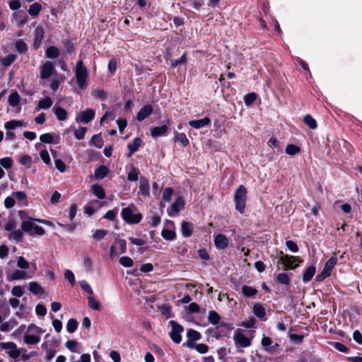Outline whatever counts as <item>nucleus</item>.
Listing matches in <instances>:
<instances>
[{
    "instance_id": "nucleus-59",
    "label": "nucleus",
    "mask_w": 362,
    "mask_h": 362,
    "mask_svg": "<svg viewBox=\"0 0 362 362\" xmlns=\"http://www.w3.org/2000/svg\"><path fill=\"white\" fill-rule=\"evenodd\" d=\"M23 235V232L21 230H16L13 231L10 234L9 238L13 239L16 241H20V240H21Z\"/></svg>"
},
{
    "instance_id": "nucleus-19",
    "label": "nucleus",
    "mask_w": 362,
    "mask_h": 362,
    "mask_svg": "<svg viewBox=\"0 0 362 362\" xmlns=\"http://www.w3.org/2000/svg\"><path fill=\"white\" fill-rule=\"evenodd\" d=\"M316 268L313 265L308 267L303 274V281L307 283L310 281L315 274Z\"/></svg>"
},
{
    "instance_id": "nucleus-24",
    "label": "nucleus",
    "mask_w": 362,
    "mask_h": 362,
    "mask_svg": "<svg viewBox=\"0 0 362 362\" xmlns=\"http://www.w3.org/2000/svg\"><path fill=\"white\" fill-rule=\"evenodd\" d=\"M253 313L259 318L263 319L266 315L265 309L260 303H255L253 306Z\"/></svg>"
},
{
    "instance_id": "nucleus-54",
    "label": "nucleus",
    "mask_w": 362,
    "mask_h": 362,
    "mask_svg": "<svg viewBox=\"0 0 362 362\" xmlns=\"http://www.w3.org/2000/svg\"><path fill=\"white\" fill-rule=\"evenodd\" d=\"M24 291L21 286H15L11 289V294L15 297L23 296Z\"/></svg>"
},
{
    "instance_id": "nucleus-16",
    "label": "nucleus",
    "mask_w": 362,
    "mask_h": 362,
    "mask_svg": "<svg viewBox=\"0 0 362 362\" xmlns=\"http://www.w3.org/2000/svg\"><path fill=\"white\" fill-rule=\"evenodd\" d=\"M142 144V140L139 137H136L132 144H129L127 146L128 149L129 150V153L128 154V157H131L132 154L136 152Z\"/></svg>"
},
{
    "instance_id": "nucleus-18",
    "label": "nucleus",
    "mask_w": 362,
    "mask_h": 362,
    "mask_svg": "<svg viewBox=\"0 0 362 362\" xmlns=\"http://www.w3.org/2000/svg\"><path fill=\"white\" fill-rule=\"evenodd\" d=\"M44 36V30L42 27L38 26L35 30V40H34V47L37 48L40 45Z\"/></svg>"
},
{
    "instance_id": "nucleus-37",
    "label": "nucleus",
    "mask_w": 362,
    "mask_h": 362,
    "mask_svg": "<svg viewBox=\"0 0 362 362\" xmlns=\"http://www.w3.org/2000/svg\"><path fill=\"white\" fill-rule=\"evenodd\" d=\"M78 323L76 319L71 318L69 320L66 328L69 333H74L77 327H78Z\"/></svg>"
},
{
    "instance_id": "nucleus-46",
    "label": "nucleus",
    "mask_w": 362,
    "mask_h": 362,
    "mask_svg": "<svg viewBox=\"0 0 362 362\" xmlns=\"http://www.w3.org/2000/svg\"><path fill=\"white\" fill-rule=\"evenodd\" d=\"M16 325V322L15 320L6 322L4 323H2L0 325V331L4 332H7L11 329L12 327H13L14 325Z\"/></svg>"
},
{
    "instance_id": "nucleus-17",
    "label": "nucleus",
    "mask_w": 362,
    "mask_h": 362,
    "mask_svg": "<svg viewBox=\"0 0 362 362\" xmlns=\"http://www.w3.org/2000/svg\"><path fill=\"white\" fill-rule=\"evenodd\" d=\"M182 234L185 238H189L192 235L194 227L192 223L183 221L181 225Z\"/></svg>"
},
{
    "instance_id": "nucleus-14",
    "label": "nucleus",
    "mask_w": 362,
    "mask_h": 362,
    "mask_svg": "<svg viewBox=\"0 0 362 362\" xmlns=\"http://www.w3.org/2000/svg\"><path fill=\"white\" fill-rule=\"evenodd\" d=\"M30 277V276H27V272L25 271L17 269L14 271L11 275H7L6 278L8 281H11L13 280H21Z\"/></svg>"
},
{
    "instance_id": "nucleus-55",
    "label": "nucleus",
    "mask_w": 362,
    "mask_h": 362,
    "mask_svg": "<svg viewBox=\"0 0 362 362\" xmlns=\"http://www.w3.org/2000/svg\"><path fill=\"white\" fill-rule=\"evenodd\" d=\"M139 171L136 168H133L127 175V179L129 181H136L138 180Z\"/></svg>"
},
{
    "instance_id": "nucleus-44",
    "label": "nucleus",
    "mask_w": 362,
    "mask_h": 362,
    "mask_svg": "<svg viewBox=\"0 0 362 362\" xmlns=\"http://www.w3.org/2000/svg\"><path fill=\"white\" fill-rule=\"evenodd\" d=\"M88 305L90 308L95 310H99L100 309V303L93 296H88Z\"/></svg>"
},
{
    "instance_id": "nucleus-28",
    "label": "nucleus",
    "mask_w": 362,
    "mask_h": 362,
    "mask_svg": "<svg viewBox=\"0 0 362 362\" xmlns=\"http://www.w3.org/2000/svg\"><path fill=\"white\" fill-rule=\"evenodd\" d=\"M187 337H188L187 341H191L192 342H194L195 341L199 340L202 337V335L197 330H194L193 329H189L187 332Z\"/></svg>"
},
{
    "instance_id": "nucleus-22",
    "label": "nucleus",
    "mask_w": 362,
    "mask_h": 362,
    "mask_svg": "<svg viewBox=\"0 0 362 362\" xmlns=\"http://www.w3.org/2000/svg\"><path fill=\"white\" fill-rule=\"evenodd\" d=\"M167 131L168 127L166 125L155 127L151 129V134L153 137H157L164 135Z\"/></svg>"
},
{
    "instance_id": "nucleus-4",
    "label": "nucleus",
    "mask_w": 362,
    "mask_h": 362,
    "mask_svg": "<svg viewBox=\"0 0 362 362\" xmlns=\"http://www.w3.org/2000/svg\"><path fill=\"white\" fill-rule=\"evenodd\" d=\"M169 324L172 329L170 332V339L176 344H180L182 341L181 333L184 331L182 325L177 323L175 320H170Z\"/></svg>"
},
{
    "instance_id": "nucleus-27",
    "label": "nucleus",
    "mask_w": 362,
    "mask_h": 362,
    "mask_svg": "<svg viewBox=\"0 0 362 362\" xmlns=\"http://www.w3.org/2000/svg\"><path fill=\"white\" fill-rule=\"evenodd\" d=\"M93 193L100 199H103L105 197L104 189L100 185L95 184L92 185Z\"/></svg>"
},
{
    "instance_id": "nucleus-40",
    "label": "nucleus",
    "mask_w": 362,
    "mask_h": 362,
    "mask_svg": "<svg viewBox=\"0 0 362 362\" xmlns=\"http://www.w3.org/2000/svg\"><path fill=\"white\" fill-rule=\"evenodd\" d=\"M16 59L13 54H9L1 59V64L4 66H9Z\"/></svg>"
},
{
    "instance_id": "nucleus-9",
    "label": "nucleus",
    "mask_w": 362,
    "mask_h": 362,
    "mask_svg": "<svg viewBox=\"0 0 362 362\" xmlns=\"http://www.w3.org/2000/svg\"><path fill=\"white\" fill-rule=\"evenodd\" d=\"M153 107L151 105H146L142 107L136 115V119L141 122L151 115L153 112Z\"/></svg>"
},
{
    "instance_id": "nucleus-3",
    "label": "nucleus",
    "mask_w": 362,
    "mask_h": 362,
    "mask_svg": "<svg viewBox=\"0 0 362 362\" xmlns=\"http://www.w3.org/2000/svg\"><path fill=\"white\" fill-rule=\"evenodd\" d=\"M247 198V189L243 185H240L234 194V201L235 209L240 214H243L245 209V202Z\"/></svg>"
},
{
    "instance_id": "nucleus-52",
    "label": "nucleus",
    "mask_w": 362,
    "mask_h": 362,
    "mask_svg": "<svg viewBox=\"0 0 362 362\" xmlns=\"http://www.w3.org/2000/svg\"><path fill=\"white\" fill-rule=\"evenodd\" d=\"M277 281L282 284L288 285L290 283V279L286 273H280L277 275Z\"/></svg>"
},
{
    "instance_id": "nucleus-6",
    "label": "nucleus",
    "mask_w": 362,
    "mask_h": 362,
    "mask_svg": "<svg viewBox=\"0 0 362 362\" xmlns=\"http://www.w3.org/2000/svg\"><path fill=\"white\" fill-rule=\"evenodd\" d=\"M185 202L183 199L181 197H177L168 209V216L171 217L177 216L180 209L183 208Z\"/></svg>"
},
{
    "instance_id": "nucleus-58",
    "label": "nucleus",
    "mask_w": 362,
    "mask_h": 362,
    "mask_svg": "<svg viewBox=\"0 0 362 362\" xmlns=\"http://www.w3.org/2000/svg\"><path fill=\"white\" fill-rule=\"evenodd\" d=\"M54 164L56 168L60 172L64 173L66 170V166L63 160L61 159H55Z\"/></svg>"
},
{
    "instance_id": "nucleus-64",
    "label": "nucleus",
    "mask_w": 362,
    "mask_h": 362,
    "mask_svg": "<svg viewBox=\"0 0 362 362\" xmlns=\"http://www.w3.org/2000/svg\"><path fill=\"white\" fill-rule=\"evenodd\" d=\"M64 277L66 279L68 280V281L70 283V284L74 285L75 283V277L74 273L69 270L67 269L64 272Z\"/></svg>"
},
{
    "instance_id": "nucleus-12",
    "label": "nucleus",
    "mask_w": 362,
    "mask_h": 362,
    "mask_svg": "<svg viewBox=\"0 0 362 362\" xmlns=\"http://www.w3.org/2000/svg\"><path fill=\"white\" fill-rule=\"evenodd\" d=\"M150 187L149 182L146 178L141 176L139 178V192L141 194L146 197L150 196Z\"/></svg>"
},
{
    "instance_id": "nucleus-43",
    "label": "nucleus",
    "mask_w": 362,
    "mask_h": 362,
    "mask_svg": "<svg viewBox=\"0 0 362 362\" xmlns=\"http://www.w3.org/2000/svg\"><path fill=\"white\" fill-rule=\"evenodd\" d=\"M300 151V147H298V146H296L294 144H288L287 145V146L286 147V153L290 156H294L296 154H297L298 153H299Z\"/></svg>"
},
{
    "instance_id": "nucleus-30",
    "label": "nucleus",
    "mask_w": 362,
    "mask_h": 362,
    "mask_svg": "<svg viewBox=\"0 0 362 362\" xmlns=\"http://www.w3.org/2000/svg\"><path fill=\"white\" fill-rule=\"evenodd\" d=\"M46 56L50 59H56L59 56V51L57 47L50 46L46 49Z\"/></svg>"
},
{
    "instance_id": "nucleus-34",
    "label": "nucleus",
    "mask_w": 362,
    "mask_h": 362,
    "mask_svg": "<svg viewBox=\"0 0 362 362\" xmlns=\"http://www.w3.org/2000/svg\"><path fill=\"white\" fill-rule=\"evenodd\" d=\"M42 9V6L39 3H34L32 5H30L29 9H28V13L33 16L35 17L38 16L40 11Z\"/></svg>"
},
{
    "instance_id": "nucleus-38",
    "label": "nucleus",
    "mask_w": 362,
    "mask_h": 362,
    "mask_svg": "<svg viewBox=\"0 0 362 362\" xmlns=\"http://www.w3.org/2000/svg\"><path fill=\"white\" fill-rule=\"evenodd\" d=\"M303 121L312 129H315L317 126L316 120L310 115H306L304 117Z\"/></svg>"
},
{
    "instance_id": "nucleus-42",
    "label": "nucleus",
    "mask_w": 362,
    "mask_h": 362,
    "mask_svg": "<svg viewBox=\"0 0 362 362\" xmlns=\"http://www.w3.org/2000/svg\"><path fill=\"white\" fill-rule=\"evenodd\" d=\"M221 317L216 311H210L209 313V321L214 325L218 324Z\"/></svg>"
},
{
    "instance_id": "nucleus-5",
    "label": "nucleus",
    "mask_w": 362,
    "mask_h": 362,
    "mask_svg": "<svg viewBox=\"0 0 362 362\" xmlns=\"http://www.w3.org/2000/svg\"><path fill=\"white\" fill-rule=\"evenodd\" d=\"M235 344L237 347H247L250 346V339L241 333V330L238 329L233 336Z\"/></svg>"
},
{
    "instance_id": "nucleus-26",
    "label": "nucleus",
    "mask_w": 362,
    "mask_h": 362,
    "mask_svg": "<svg viewBox=\"0 0 362 362\" xmlns=\"http://www.w3.org/2000/svg\"><path fill=\"white\" fill-rule=\"evenodd\" d=\"M337 263V258L336 255H334L325 262L323 270L326 271L327 273L330 274L333 267Z\"/></svg>"
},
{
    "instance_id": "nucleus-8",
    "label": "nucleus",
    "mask_w": 362,
    "mask_h": 362,
    "mask_svg": "<svg viewBox=\"0 0 362 362\" xmlns=\"http://www.w3.org/2000/svg\"><path fill=\"white\" fill-rule=\"evenodd\" d=\"M54 71V66L52 62L47 61L40 68L41 78H48L52 76Z\"/></svg>"
},
{
    "instance_id": "nucleus-35",
    "label": "nucleus",
    "mask_w": 362,
    "mask_h": 362,
    "mask_svg": "<svg viewBox=\"0 0 362 362\" xmlns=\"http://www.w3.org/2000/svg\"><path fill=\"white\" fill-rule=\"evenodd\" d=\"M161 236L166 240H173L176 238V233L172 230L163 228L161 231Z\"/></svg>"
},
{
    "instance_id": "nucleus-13",
    "label": "nucleus",
    "mask_w": 362,
    "mask_h": 362,
    "mask_svg": "<svg viewBox=\"0 0 362 362\" xmlns=\"http://www.w3.org/2000/svg\"><path fill=\"white\" fill-rule=\"evenodd\" d=\"M211 123L209 117H206L202 119L191 120L189 122V125L194 129H200L209 125Z\"/></svg>"
},
{
    "instance_id": "nucleus-11",
    "label": "nucleus",
    "mask_w": 362,
    "mask_h": 362,
    "mask_svg": "<svg viewBox=\"0 0 362 362\" xmlns=\"http://www.w3.org/2000/svg\"><path fill=\"white\" fill-rule=\"evenodd\" d=\"M281 257L280 258L282 263L284 264V266L290 269H294L297 267V264H294V260L299 259V257H295L293 256H289L288 255H284L282 252H281Z\"/></svg>"
},
{
    "instance_id": "nucleus-57",
    "label": "nucleus",
    "mask_w": 362,
    "mask_h": 362,
    "mask_svg": "<svg viewBox=\"0 0 362 362\" xmlns=\"http://www.w3.org/2000/svg\"><path fill=\"white\" fill-rule=\"evenodd\" d=\"M78 344V342L75 340H69L65 343L66 347L73 353H79L75 349V347Z\"/></svg>"
},
{
    "instance_id": "nucleus-15",
    "label": "nucleus",
    "mask_w": 362,
    "mask_h": 362,
    "mask_svg": "<svg viewBox=\"0 0 362 362\" xmlns=\"http://www.w3.org/2000/svg\"><path fill=\"white\" fill-rule=\"evenodd\" d=\"M186 345L189 349H196L200 354H205L208 351L209 347L205 344H197L191 341H187Z\"/></svg>"
},
{
    "instance_id": "nucleus-56",
    "label": "nucleus",
    "mask_w": 362,
    "mask_h": 362,
    "mask_svg": "<svg viewBox=\"0 0 362 362\" xmlns=\"http://www.w3.org/2000/svg\"><path fill=\"white\" fill-rule=\"evenodd\" d=\"M173 193V189L171 187H167L164 189L163 193V199L165 202H170Z\"/></svg>"
},
{
    "instance_id": "nucleus-51",
    "label": "nucleus",
    "mask_w": 362,
    "mask_h": 362,
    "mask_svg": "<svg viewBox=\"0 0 362 362\" xmlns=\"http://www.w3.org/2000/svg\"><path fill=\"white\" fill-rule=\"evenodd\" d=\"M87 129L86 127H81L78 129L75 130L74 136L76 139L81 140L84 138L85 134L86 133Z\"/></svg>"
},
{
    "instance_id": "nucleus-53",
    "label": "nucleus",
    "mask_w": 362,
    "mask_h": 362,
    "mask_svg": "<svg viewBox=\"0 0 362 362\" xmlns=\"http://www.w3.org/2000/svg\"><path fill=\"white\" fill-rule=\"evenodd\" d=\"M17 266L22 269H26L29 268V262L23 257L21 256L18 258Z\"/></svg>"
},
{
    "instance_id": "nucleus-7",
    "label": "nucleus",
    "mask_w": 362,
    "mask_h": 362,
    "mask_svg": "<svg viewBox=\"0 0 362 362\" xmlns=\"http://www.w3.org/2000/svg\"><path fill=\"white\" fill-rule=\"evenodd\" d=\"M95 117V112L93 110L90 108H88L84 111H82L80 113V115L77 116L76 118V122H80L82 123L87 124L91 122Z\"/></svg>"
},
{
    "instance_id": "nucleus-20",
    "label": "nucleus",
    "mask_w": 362,
    "mask_h": 362,
    "mask_svg": "<svg viewBox=\"0 0 362 362\" xmlns=\"http://www.w3.org/2000/svg\"><path fill=\"white\" fill-rule=\"evenodd\" d=\"M55 116L59 121H64L67 118V112L59 106H54L52 109Z\"/></svg>"
},
{
    "instance_id": "nucleus-60",
    "label": "nucleus",
    "mask_w": 362,
    "mask_h": 362,
    "mask_svg": "<svg viewBox=\"0 0 362 362\" xmlns=\"http://www.w3.org/2000/svg\"><path fill=\"white\" fill-rule=\"evenodd\" d=\"M117 211L118 210L116 208L112 210H109L103 216V218L110 221H113L115 218V216L117 214Z\"/></svg>"
},
{
    "instance_id": "nucleus-21",
    "label": "nucleus",
    "mask_w": 362,
    "mask_h": 362,
    "mask_svg": "<svg viewBox=\"0 0 362 362\" xmlns=\"http://www.w3.org/2000/svg\"><path fill=\"white\" fill-rule=\"evenodd\" d=\"M109 173L108 168L105 165H100L95 170L94 175L98 180L105 177Z\"/></svg>"
},
{
    "instance_id": "nucleus-50",
    "label": "nucleus",
    "mask_w": 362,
    "mask_h": 362,
    "mask_svg": "<svg viewBox=\"0 0 362 362\" xmlns=\"http://www.w3.org/2000/svg\"><path fill=\"white\" fill-rule=\"evenodd\" d=\"M119 262L124 267H131L134 264L132 259L127 256L120 257Z\"/></svg>"
},
{
    "instance_id": "nucleus-25",
    "label": "nucleus",
    "mask_w": 362,
    "mask_h": 362,
    "mask_svg": "<svg viewBox=\"0 0 362 362\" xmlns=\"http://www.w3.org/2000/svg\"><path fill=\"white\" fill-rule=\"evenodd\" d=\"M23 341L29 345L36 344L40 341V337L34 334H25Z\"/></svg>"
},
{
    "instance_id": "nucleus-31",
    "label": "nucleus",
    "mask_w": 362,
    "mask_h": 362,
    "mask_svg": "<svg viewBox=\"0 0 362 362\" xmlns=\"http://www.w3.org/2000/svg\"><path fill=\"white\" fill-rule=\"evenodd\" d=\"M242 292L245 297L250 298L257 294V290L251 286L244 285L242 287Z\"/></svg>"
},
{
    "instance_id": "nucleus-36",
    "label": "nucleus",
    "mask_w": 362,
    "mask_h": 362,
    "mask_svg": "<svg viewBox=\"0 0 362 362\" xmlns=\"http://www.w3.org/2000/svg\"><path fill=\"white\" fill-rule=\"evenodd\" d=\"M20 95L17 92H13L8 96V104L11 107L17 106L20 103Z\"/></svg>"
},
{
    "instance_id": "nucleus-47",
    "label": "nucleus",
    "mask_w": 362,
    "mask_h": 362,
    "mask_svg": "<svg viewBox=\"0 0 362 362\" xmlns=\"http://www.w3.org/2000/svg\"><path fill=\"white\" fill-rule=\"evenodd\" d=\"M13 163L11 158L6 157L0 159V165L6 170L11 168Z\"/></svg>"
},
{
    "instance_id": "nucleus-41",
    "label": "nucleus",
    "mask_w": 362,
    "mask_h": 362,
    "mask_svg": "<svg viewBox=\"0 0 362 362\" xmlns=\"http://www.w3.org/2000/svg\"><path fill=\"white\" fill-rule=\"evenodd\" d=\"M15 48L20 54H23L27 51V45L22 40H18L16 42Z\"/></svg>"
},
{
    "instance_id": "nucleus-1",
    "label": "nucleus",
    "mask_w": 362,
    "mask_h": 362,
    "mask_svg": "<svg viewBox=\"0 0 362 362\" xmlns=\"http://www.w3.org/2000/svg\"><path fill=\"white\" fill-rule=\"evenodd\" d=\"M121 216L128 223L136 224L141 221L142 215L138 212L134 205L132 204L122 210Z\"/></svg>"
},
{
    "instance_id": "nucleus-49",
    "label": "nucleus",
    "mask_w": 362,
    "mask_h": 362,
    "mask_svg": "<svg viewBox=\"0 0 362 362\" xmlns=\"http://www.w3.org/2000/svg\"><path fill=\"white\" fill-rule=\"evenodd\" d=\"M257 99V95L255 93H250L245 95L244 102L247 106L252 105Z\"/></svg>"
},
{
    "instance_id": "nucleus-45",
    "label": "nucleus",
    "mask_w": 362,
    "mask_h": 362,
    "mask_svg": "<svg viewBox=\"0 0 362 362\" xmlns=\"http://www.w3.org/2000/svg\"><path fill=\"white\" fill-rule=\"evenodd\" d=\"M29 219H31L29 218ZM34 227V223L31 220L23 221L21 223V229L25 233H30Z\"/></svg>"
},
{
    "instance_id": "nucleus-2",
    "label": "nucleus",
    "mask_w": 362,
    "mask_h": 362,
    "mask_svg": "<svg viewBox=\"0 0 362 362\" xmlns=\"http://www.w3.org/2000/svg\"><path fill=\"white\" fill-rule=\"evenodd\" d=\"M88 69L83 65L82 60H79L76 66V78L77 85L81 89H85L88 86Z\"/></svg>"
},
{
    "instance_id": "nucleus-33",
    "label": "nucleus",
    "mask_w": 362,
    "mask_h": 362,
    "mask_svg": "<svg viewBox=\"0 0 362 362\" xmlns=\"http://www.w3.org/2000/svg\"><path fill=\"white\" fill-rule=\"evenodd\" d=\"M29 291L35 295L42 294L44 293L42 287L35 281L30 282Z\"/></svg>"
},
{
    "instance_id": "nucleus-29",
    "label": "nucleus",
    "mask_w": 362,
    "mask_h": 362,
    "mask_svg": "<svg viewBox=\"0 0 362 362\" xmlns=\"http://www.w3.org/2000/svg\"><path fill=\"white\" fill-rule=\"evenodd\" d=\"M23 126V122L20 120H11L4 124V128L6 129V131H11L16 127H22Z\"/></svg>"
},
{
    "instance_id": "nucleus-61",
    "label": "nucleus",
    "mask_w": 362,
    "mask_h": 362,
    "mask_svg": "<svg viewBox=\"0 0 362 362\" xmlns=\"http://www.w3.org/2000/svg\"><path fill=\"white\" fill-rule=\"evenodd\" d=\"M79 284H80V286L81 287V288L84 291H86V293H88L90 295H93V289L91 288L90 286L88 284L87 281H86L85 280H83L79 282Z\"/></svg>"
},
{
    "instance_id": "nucleus-48",
    "label": "nucleus",
    "mask_w": 362,
    "mask_h": 362,
    "mask_svg": "<svg viewBox=\"0 0 362 362\" xmlns=\"http://www.w3.org/2000/svg\"><path fill=\"white\" fill-rule=\"evenodd\" d=\"M107 234V230L103 229H98L93 233L92 237L94 240H100L103 239Z\"/></svg>"
},
{
    "instance_id": "nucleus-63",
    "label": "nucleus",
    "mask_w": 362,
    "mask_h": 362,
    "mask_svg": "<svg viewBox=\"0 0 362 362\" xmlns=\"http://www.w3.org/2000/svg\"><path fill=\"white\" fill-rule=\"evenodd\" d=\"M35 313L39 316H45L47 313V308L42 304H37L35 307Z\"/></svg>"
},
{
    "instance_id": "nucleus-23",
    "label": "nucleus",
    "mask_w": 362,
    "mask_h": 362,
    "mask_svg": "<svg viewBox=\"0 0 362 362\" xmlns=\"http://www.w3.org/2000/svg\"><path fill=\"white\" fill-rule=\"evenodd\" d=\"M174 141L179 142L182 146L189 145V140L184 133L176 132L174 135Z\"/></svg>"
},
{
    "instance_id": "nucleus-62",
    "label": "nucleus",
    "mask_w": 362,
    "mask_h": 362,
    "mask_svg": "<svg viewBox=\"0 0 362 362\" xmlns=\"http://www.w3.org/2000/svg\"><path fill=\"white\" fill-rule=\"evenodd\" d=\"M40 139L42 142L46 144H52L53 143V136L49 133H46L40 135Z\"/></svg>"
},
{
    "instance_id": "nucleus-32",
    "label": "nucleus",
    "mask_w": 362,
    "mask_h": 362,
    "mask_svg": "<svg viewBox=\"0 0 362 362\" xmlns=\"http://www.w3.org/2000/svg\"><path fill=\"white\" fill-rule=\"evenodd\" d=\"M52 100L49 97H45L43 99L39 101L38 108L43 110L48 109L52 105Z\"/></svg>"
},
{
    "instance_id": "nucleus-10",
    "label": "nucleus",
    "mask_w": 362,
    "mask_h": 362,
    "mask_svg": "<svg viewBox=\"0 0 362 362\" xmlns=\"http://www.w3.org/2000/svg\"><path fill=\"white\" fill-rule=\"evenodd\" d=\"M214 245L216 248L221 249V250H224L228 245V239L223 234H221V233L218 234L214 238Z\"/></svg>"
},
{
    "instance_id": "nucleus-39",
    "label": "nucleus",
    "mask_w": 362,
    "mask_h": 362,
    "mask_svg": "<svg viewBox=\"0 0 362 362\" xmlns=\"http://www.w3.org/2000/svg\"><path fill=\"white\" fill-rule=\"evenodd\" d=\"M116 247H118L119 250V253L124 254L127 250V243L124 239H117L114 243Z\"/></svg>"
}]
</instances>
